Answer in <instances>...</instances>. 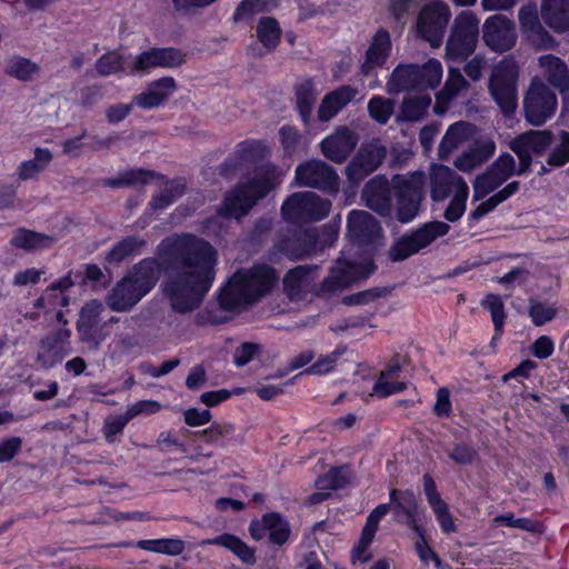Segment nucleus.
I'll list each match as a JSON object with an SVG mask.
<instances>
[{
    "label": "nucleus",
    "mask_w": 569,
    "mask_h": 569,
    "mask_svg": "<svg viewBox=\"0 0 569 569\" xmlns=\"http://www.w3.org/2000/svg\"><path fill=\"white\" fill-rule=\"evenodd\" d=\"M161 246L177 261L162 284L163 292L173 309L190 311L213 282L216 251L208 242L190 234L167 239Z\"/></svg>",
    "instance_id": "f257e3e1"
},
{
    "label": "nucleus",
    "mask_w": 569,
    "mask_h": 569,
    "mask_svg": "<svg viewBox=\"0 0 569 569\" xmlns=\"http://www.w3.org/2000/svg\"><path fill=\"white\" fill-rule=\"evenodd\" d=\"M274 281L276 276L268 267L240 270L221 290L220 305L229 310L238 309L267 293Z\"/></svg>",
    "instance_id": "f03ea898"
},
{
    "label": "nucleus",
    "mask_w": 569,
    "mask_h": 569,
    "mask_svg": "<svg viewBox=\"0 0 569 569\" xmlns=\"http://www.w3.org/2000/svg\"><path fill=\"white\" fill-rule=\"evenodd\" d=\"M159 266L144 260L137 266L111 290L108 303L114 311H127L142 299L156 284Z\"/></svg>",
    "instance_id": "7ed1b4c3"
},
{
    "label": "nucleus",
    "mask_w": 569,
    "mask_h": 569,
    "mask_svg": "<svg viewBox=\"0 0 569 569\" xmlns=\"http://www.w3.org/2000/svg\"><path fill=\"white\" fill-rule=\"evenodd\" d=\"M284 174L286 171L274 169H267L256 174L227 197L223 207L224 214L239 219L252 208L258 199L279 184Z\"/></svg>",
    "instance_id": "20e7f679"
},
{
    "label": "nucleus",
    "mask_w": 569,
    "mask_h": 569,
    "mask_svg": "<svg viewBox=\"0 0 569 569\" xmlns=\"http://www.w3.org/2000/svg\"><path fill=\"white\" fill-rule=\"evenodd\" d=\"M431 197L436 201L446 199L452 193V199L446 209L445 217L449 221H457L466 210L469 194L467 183L450 168L435 164L430 173Z\"/></svg>",
    "instance_id": "39448f33"
},
{
    "label": "nucleus",
    "mask_w": 569,
    "mask_h": 569,
    "mask_svg": "<svg viewBox=\"0 0 569 569\" xmlns=\"http://www.w3.org/2000/svg\"><path fill=\"white\" fill-rule=\"evenodd\" d=\"M479 19L469 11L461 12L453 22L452 31L447 42L449 59H466L477 46Z\"/></svg>",
    "instance_id": "423d86ee"
},
{
    "label": "nucleus",
    "mask_w": 569,
    "mask_h": 569,
    "mask_svg": "<svg viewBox=\"0 0 569 569\" xmlns=\"http://www.w3.org/2000/svg\"><path fill=\"white\" fill-rule=\"evenodd\" d=\"M450 18L451 11L447 3L431 1L425 4L418 14L416 22L417 32L432 47H439Z\"/></svg>",
    "instance_id": "0eeeda50"
},
{
    "label": "nucleus",
    "mask_w": 569,
    "mask_h": 569,
    "mask_svg": "<svg viewBox=\"0 0 569 569\" xmlns=\"http://www.w3.org/2000/svg\"><path fill=\"white\" fill-rule=\"evenodd\" d=\"M266 360L263 367L278 370L263 373V378H280L297 369H303L308 375L321 376L336 368L333 358H266Z\"/></svg>",
    "instance_id": "6e6552de"
},
{
    "label": "nucleus",
    "mask_w": 569,
    "mask_h": 569,
    "mask_svg": "<svg viewBox=\"0 0 569 569\" xmlns=\"http://www.w3.org/2000/svg\"><path fill=\"white\" fill-rule=\"evenodd\" d=\"M523 103L527 120L532 124H541L553 114L557 100L541 80L535 79Z\"/></svg>",
    "instance_id": "1a4fd4ad"
},
{
    "label": "nucleus",
    "mask_w": 569,
    "mask_h": 569,
    "mask_svg": "<svg viewBox=\"0 0 569 569\" xmlns=\"http://www.w3.org/2000/svg\"><path fill=\"white\" fill-rule=\"evenodd\" d=\"M330 203L315 192L296 193L282 204V213L288 220L322 219L329 212Z\"/></svg>",
    "instance_id": "9d476101"
},
{
    "label": "nucleus",
    "mask_w": 569,
    "mask_h": 569,
    "mask_svg": "<svg viewBox=\"0 0 569 569\" xmlns=\"http://www.w3.org/2000/svg\"><path fill=\"white\" fill-rule=\"evenodd\" d=\"M517 69L510 62H501L496 67L491 77V93L505 113H511L516 108Z\"/></svg>",
    "instance_id": "9b49d317"
},
{
    "label": "nucleus",
    "mask_w": 569,
    "mask_h": 569,
    "mask_svg": "<svg viewBox=\"0 0 569 569\" xmlns=\"http://www.w3.org/2000/svg\"><path fill=\"white\" fill-rule=\"evenodd\" d=\"M515 172L513 158L510 154H502L488 172L476 179L473 183V199L476 201L483 199Z\"/></svg>",
    "instance_id": "f8f14e48"
},
{
    "label": "nucleus",
    "mask_w": 569,
    "mask_h": 569,
    "mask_svg": "<svg viewBox=\"0 0 569 569\" xmlns=\"http://www.w3.org/2000/svg\"><path fill=\"white\" fill-rule=\"evenodd\" d=\"M515 172L513 158L510 154H502L488 172L476 179L473 183V199L476 201L483 199Z\"/></svg>",
    "instance_id": "ddd939ff"
},
{
    "label": "nucleus",
    "mask_w": 569,
    "mask_h": 569,
    "mask_svg": "<svg viewBox=\"0 0 569 569\" xmlns=\"http://www.w3.org/2000/svg\"><path fill=\"white\" fill-rule=\"evenodd\" d=\"M249 532L254 540H261L266 537L274 545L284 543L290 533L289 522L278 512L263 515L260 519L251 521Z\"/></svg>",
    "instance_id": "4468645a"
},
{
    "label": "nucleus",
    "mask_w": 569,
    "mask_h": 569,
    "mask_svg": "<svg viewBox=\"0 0 569 569\" xmlns=\"http://www.w3.org/2000/svg\"><path fill=\"white\" fill-rule=\"evenodd\" d=\"M483 40L492 50H509L516 42L513 22L502 16H492L483 24Z\"/></svg>",
    "instance_id": "2eb2a0df"
},
{
    "label": "nucleus",
    "mask_w": 569,
    "mask_h": 569,
    "mask_svg": "<svg viewBox=\"0 0 569 569\" xmlns=\"http://www.w3.org/2000/svg\"><path fill=\"white\" fill-rule=\"evenodd\" d=\"M519 22L523 33L537 49H550L555 40L542 28L538 19V9L535 2L529 1L521 6L518 13Z\"/></svg>",
    "instance_id": "dca6fc26"
},
{
    "label": "nucleus",
    "mask_w": 569,
    "mask_h": 569,
    "mask_svg": "<svg viewBox=\"0 0 569 569\" xmlns=\"http://www.w3.org/2000/svg\"><path fill=\"white\" fill-rule=\"evenodd\" d=\"M552 136L549 131H530L521 134L510 144L520 159L519 172L527 170L533 154L542 153L551 143Z\"/></svg>",
    "instance_id": "f3484780"
},
{
    "label": "nucleus",
    "mask_w": 569,
    "mask_h": 569,
    "mask_svg": "<svg viewBox=\"0 0 569 569\" xmlns=\"http://www.w3.org/2000/svg\"><path fill=\"white\" fill-rule=\"evenodd\" d=\"M423 188V176L415 173L410 178L401 179L398 219L401 222L411 221L419 208Z\"/></svg>",
    "instance_id": "a211bd4d"
},
{
    "label": "nucleus",
    "mask_w": 569,
    "mask_h": 569,
    "mask_svg": "<svg viewBox=\"0 0 569 569\" xmlns=\"http://www.w3.org/2000/svg\"><path fill=\"white\" fill-rule=\"evenodd\" d=\"M103 305L98 300L88 301L80 310L77 323L80 339L89 343H98L102 335Z\"/></svg>",
    "instance_id": "6ab92c4d"
},
{
    "label": "nucleus",
    "mask_w": 569,
    "mask_h": 569,
    "mask_svg": "<svg viewBox=\"0 0 569 569\" xmlns=\"http://www.w3.org/2000/svg\"><path fill=\"white\" fill-rule=\"evenodd\" d=\"M177 90V82L172 77H163L150 82L139 94L134 96L132 103L142 109H153L164 103Z\"/></svg>",
    "instance_id": "aec40b11"
},
{
    "label": "nucleus",
    "mask_w": 569,
    "mask_h": 569,
    "mask_svg": "<svg viewBox=\"0 0 569 569\" xmlns=\"http://www.w3.org/2000/svg\"><path fill=\"white\" fill-rule=\"evenodd\" d=\"M385 157V149L377 144L362 148L347 169L351 181H359L378 168Z\"/></svg>",
    "instance_id": "412c9836"
},
{
    "label": "nucleus",
    "mask_w": 569,
    "mask_h": 569,
    "mask_svg": "<svg viewBox=\"0 0 569 569\" xmlns=\"http://www.w3.org/2000/svg\"><path fill=\"white\" fill-rule=\"evenodd\" d=\"M296 180L299 184L327 188L335 186L336 174L323 162L310 161L297 168Z\"/></svg>",
    "instance_id": "4be33fe9"
},
{
    "label": "nucleus",
    "mask_w": 569,
    "mask_h": 569,
    "mask_svg": "<svg viewBox=\"0 0 569 569\" xmlns=\"http://www.w3.org/2000/svg\"><path fill=\"white\" fill-rule=\"evenodd\" d=\"M389 512L388 505H380L369 515L366 526L362 529L359 543L352 551V560L355 563H366L370 559L368 547L371 543L379 521Z\"/></svg>",
    "instance_id": "5701e85b"
},
{
    "label": "nucleus",
    "mask_w": 569,
    "mask_h": 569,
    "mask_svg": "<svg viewBox=\"0 0 569 569\" xmlns=\"http://www.w3.org/2000/svg\"><path fill=\"white\" fill-rule=\"evenodd\" d=\"M356 146V138L347 129L337 130L336 133L322 141L323 154L332 161H343Z\"/></svg>",
    "instance_id": "b1692460"
},
{
    "label": "nucleus",
    "mask_w": 569,
    "mask_h": 569,
    "mask_svg": "<svg viewBox=\"0 0 569 569\" xmlns=\"http://www.w3.org/2000/svg\"><path fill=\"white\" fill-rule=\"evenodd\" d=\"M358 91L351 87H341L328 93L321 101L318 117L322 121L333 118L345 106L352 101Z\"/></svg>",
    "instance_id": "393cba45"
},
{
    "label": "nucleus",
    "mask_w": 569,
    "mask_h": 569,
    "mask_svg": "<svg viewBox=\"0 0 569 569\" xmlns=\"http://www.w3.org/2000/svg\"><path fill=\"white\" fill-rule=\"evenodd\" d=\"M542 13L546 22L556 31L569 30V0H545Z\"/></svg>",
    "instance_id": "a878e982"
},
{
    "label": "nucleus",
    "mask_w": 569,
    "mask_h": 569,
    "mask_svg": "<svg viewBox=\"0 0 569 569\" xmlns=\"http://www.w3.org/2000/svg\"><path fill=\"white\" fill-rule=\"evenodd\" d=\"M57 238L51 234L34 232L27 229L16 231L10 240L11 246L23 250H43L52 247Z\"/></svg>",
    "instance_id": "bb28decb"
},
{
    "label": "nucleus",
    "mask_w": 569,
    "mask_h": 569,
    "mask_svg": "<svg viewBox=\"0 0 569 569\" xmlns=\"http://www.w3.org/2000/svg\"><path fill=\"white\" fill-rule=\"evenodd\" d=\"M401 370V366L393 365L387 370L381 371L380 377L373 387L372 395L383 398L405 390L407 388V382L400 378Z\"/></svg>",
    "instance_id": "cd10ccee"
},
{
    "label": "nucleus",
    "mask_w": 569,
    "mask_h": 569,
    "mask_svg": "<svg viewBox=\"0 0 569 569\" xmlns=\"http://www.w3.org/2000/svg\"><path fill=\"white\" fill-rule=\"evenodd\" d=\"M96 70L101 76H111L118 72L130 73V53L109 51L97 60Z\"/></svg>",
    "instance_id": "c85d7f7f"
},
{
    "label": "nucleus",
    "mask_w": 569,
    "mask_h": 569,
    "mask_svg": "<svg viewBox=\"0 0 569 569\" xmlns=\"http://www.w3.org/2000/svg\"><path fill=\"white\" fill-rule=\"evenodd\" d=\"M539 66L553 86L560 90L569 87L568 68L559 58L552 54L542 56L539 58Z\"/></svg>",
    "instance_id": "c756f323"
},
{
    "label": "nucleus",
    "mask_w": 569,
    "mask_h": 569,
    "mask_svg": "<svg viewBox=\"0 0 569 569\" xmlns=\"http://www.w3.org/2000/svg\"><path fill=\"white\" fill-rule=\"evenodd\" d=\"M363 198L371 209L383 213L389 210L388 184L385 179L375 178L370 180L365 190Z\"/></svg>",
    "instance_id": "7c9ffc66"
},
{
    "label": "nucleus",
    "mask_w": 569,
    "mask_h": 569,
    "mask_svg": "<svg viewBox=\"0 0 569 569\" xmlns=\"http://www.w3.org/2000/svg\"><path fill=\"white\" fill-rule=\"evenodd\" d=\"M345 480L343 469L330 470L317 480L316 485L319 491L310 495L306 499V503L312 506L325 501L330 496V491L341 487Z\"/></svg>",
    "instance_id": "2f4dec72"
},
{
    "label": "nucleus",
    "mask_w": 569,
    "mask_h": 569,
    "mask_svg": "<svg viewBox=\"0 0 569 569\" xmlns=\"http://www.w3.org/2000/svg\"><path fill=\"white\" fill-rule=\"evenodd\" d=\"M281 28L278 21L271 17H262L256 27L258 42L267 52L274 50L281 38Z\"/></svg>",
    "instance_id": "473e14b6"
},
{
    "label": "nucleus",
    "mask_w": 569,
    "mask_h": 569,
    "mask_svg": "<svg viewBox=\"0 0 569 569\" xmlns=\"http://www.w3.org/2000/svg\"><path fill=\"white\" fill-rule=\"evenodd\" d=\"M391 50V40L387 31H378L367 51L366 67L375 68L381 66L387 60Z\"/></svg>",
    "instance_id": "72a5a7b5"
},
{
    "label": "nucleus",
    "mask_w": 569,
    "mask_h": 569,
    "mask_svg": "<svg viewBox=\"0 0 569 569\" xmlns=\"http://www.w3.org/2000/svg\"><path fill=\"white\" fill-rule=\"evenodd\" d=\"M203 545H218L229 549L233 552L240 560L246 563H254L256 556L254 550L246 545L238 537L224 533L213 539H209L203 542Z\"/></svg>",
    "instance_id": "f704fd0d"
},
{
    "label": "nucleus",
    "mask_w": 569,
    "mask_h": 569,
    "mask_svg": "<svg viewBox=\"0 0 569 569\" xmlns=\"http://www.w3.org/2000/svg\"><path fill=\"white\" fill-rule=\"evenodd\" d=\"M348 230L355 238L373 237L380 232V228L375 219L365 211L350 212Z\"/></svg>",
    "instance_id": "c9c22d12"
},
{
    "label": "nucleus",
    "mask_w": 569,
    "mask_h": 569,
    "mask_svg": "<svg viewBox=\"0 0 569 569\" xmlns=\"http://www.w3.org/2000/svg\"><path fill=\"white\" fill-rule=\"evenodd\" d=\"M409 89H419L418 87V67L400 66L392 72L388 82L389 92H400Z\"/></svg>",
    "instance_id": "e433bc0d"
},
{
    "label": "nucleus",
    "mask_w": 569,
    "mask_h": 569,
    "mask_svg": "<svg viewBox=\"0 0 569 569\" xmlns=\"http://www.w3.org/2000/svg\"><path fill=\"white\" fill-rule=\"evenodd\" d=\"M373 270L372 263L368 262L362 267L340 261L337 266L338 274L332 277L333 284L338 287L348 286L360 278L368 277Z\"/></svg>",
    "instance_id": "4c0bfd02"
},
{
    "label": "nucleus",
    "mask_w": 569,
    "mask_h": 569,
    "mask_svg": "<svg viewBox=\"0 0 569 569\" xmlns=\"http://www.w3.org/2000/svg\"><path fill=\"white\" fill-rule=\"evenodd\" d=\"M471 133L472 130L467 123L457 122L450 126L439 147L440 157H448L449 153H451V151L455 150L461 142H463Z\"/></svg>",
    "instance_id": "58836bf2"
},
{
    "label": "nucleus",
    "mask_w": 569,
    "mask_h": 569,
    "mask_svg": "<svg viewBox=\"0 0 569 569\" xmlns=\"http://www.w3.org/2000/svg\"><path fill=\"white\" fill-rule=\"evenodd\" d=\"M137 546L142 550L168 556L181 555L186 549L184 541L178 538L140 540Z\"/></svg>",
    "instance_id": "ea45409f"
},
{
    "label": "nucleus",
    "mask_w": 569,
    "mask_h": 569,
    "mask_svg": "<svg viewBox=\"0 0 569 569\" xmlns=\"http://www.w3.org/2000/svg\"><path fill=\"white\" fill-rule=\"evenodd\" d=\"M465 84L466 81L461 73L457 70L450 69L443 90L437 94L435 111L437 113L445 112L448 102L463 88Z\"/></svg>",
    "instance_id": "a19ab883"
},
{
    "label": "nucleus",
    "mask_w": 569,
    "mask_h": 569,
    "mask_svg": "<svg viewBox=\"0 0 569 569\" xmlns=\"http://www.w3.org/2000/svg\"><path fill=\"white\" fill-rule=\"evenodd\" d=\"M495 150V142L487 140L481 144L479 150L459 157L455 164L459 170L469 172L492 156Z\"/></svg>",
    "instance_id": "79ce46f5"
},
{
    "label": "nucleus",
    "mask_w": 569,
    "mask_h": 569,
    "mask_svg": "<svg viewBox=\"0 0 569 569\" xmlns=\"http://www.w3.org/2000/svg\"><path fill=\"white\" fill-rule=\"evenodd\" d=\"M313 278L309 269L298 267L288 272L284 278V289L290 298H297L300 292L308 289Z\"/></svg>",
    "instance_id": "37998d69"
},
{
    "label": "nucleus",
    "mask_w": 569,
    "mask_h": 569,
    "mask_svg": "<svg viewBox=\"0 0 569 569\" xmlns=\"http://www.w3.org/2000/svg\"><path fill=\"white\" fill-rule=\"evenodd\" d=\"M518 189L517 182H511L506 186L502 190L498 191L487 200L480 202L476 209L471 212V218L478 220L492 211L499 203L503 202Z\"/></svg>",
    "instance_id": "c03bdc74"
},
{
    "label": "nucleus",
    "mask_w": 569,
    "mask_h": 569,
    "mask_svg": "<svg viewBox=\"0 0 569 569\" xmlns=\"http://www.w3.org/2000/svg\"><path fill=\"white\" fill-rule=\"evenodd\" d=\"M8 73L18 80H33L39 74V66L29 59L14 57L9 61Z\"/></svg>",
    "instance_id": "a18cd8bd"
},
{
    "label": "nucleus",
    "mask_w": 569,
    "mask_h": 569,
    "mask_svg": "<svg viewBox=\"0 0 569 569\" xmlns=\"http://www.w3.org/2000/svg\"><path fill=\"white\" fill-rule=\"evenodd\" d=\"M442 79V66L440 61L430 59L423 67H418V87L435 88Z\"/></svg>",
    "instance_id": "49530a36"
},
{
    "label": "nucleus",
    "mask_w": 569,
    "mask_h": 569,
    "mask_svg": "<svg viewBox=\"0 0 569 569\" xmlns=\"http://www.w3.org/2000/svg\"><path fill=\"white\" fill-rule=\"evenodd\" d=\"M430 101L428 96H409L403 100L401 116L407 120H418L426 113Z\"/></svg>",
    "instance_id": "de8ad7c7"
},
{
    "label": "nucleus",
    "mask_w": 569,
    "mask_h": 569,
    "mask_svg": "<svg viewBox=\"0 0 569 569\" xmlns=\"http://www.w3.org/2000/svg\"><path fill=\"white\" fill-rule=\"evenodd\" d=\"M269 147L262 141H243L236 148V156L241 161H254L269 153Z\"/></svg>",
    "instance_id": "09e8293b"
},
{
    "label": "nucleus",
    "mask_w": 569,
    "mask_h": 569,
    "mask_svg": "<svg viewBox=\"0 0 569 569\" xmlns=\"http://www.w3.org/2000/svg\"><path fill=\"white\" fill-rule=\"evenodd\" d=\"M448 231V226L443 222H433L427 224L422 229L418 230L413 234H411L413 242L417 244L418 249H422L431 243L436 238L446 234Z\"/></svg>",
    "instance_id": "8fccbe9b"
},
{
    "label": "nucleus",
    "mask_w": 569,
    "mask_h": 569,
    "mask_svg": "<svg viewBox=\"0 0 569 569\" xmlns=\"http://www.w3.org/2000/svg\"><path fill=\"white\" fill-rule=\"evenodd\" d=\"M158 68L156 48L142 51L136 56L130 53V73H147Z\"/></svg>",
    "instance_id": "3c124183"
},
{
    "label": "nucleus",
    "mask_w": 569,
    "mask_h": 569,
    "mask_svg": "<svg viewBox=\"0 0 569 569\" xmlns=\"http://www.w3.org/2000/svg\"><path fill=\"white\" fill-rule=\"evenodd\" d=\"M548 164L552 167H561L569 162V132L561 131L559 141L551 150L548 157Z\"/></svg>",
    "instance_id": "603ef678"
},
{
    "label": "nucleus",
    "mask_w": 569,
    "mask_h": 569,
    "mask_svg": "<svg viewBox=\"0 0 569 569\" xmlns=\"http://www.w3.org/2000/svg\"><path fill=\"white\" fill-rule=\"evenodd\" d=\"M482 305L490 311L496 331H501L506 318L503 301L501 298L496 295H489L485 298Z\"/></svg>",
    "instance_id": "864d4df0"
},
{
    "label": "nucleus",
    "mask_w": 569,
    "mask_h": 569,
    "mask_svg": "<svg viewBox=\"0 0 569 569\" xmlns=\"http://www.w3.org/2000/svg\"><path fill=\"white\" fill-rule=\"evenodd\" d=\"M158 68H177L184 63L186 56L174 48H156Z\"/></svg>",
    "instance_id": "5fc2aeb1"
},
{
    "label": "nucleus",
    "mask_w": 569,
    "mask_h": 569,
    "mask_svg": "<svg viewBox=\"0 0 569 569\" xmlns=\"http://www.w3.org/2000/svg\"><path fill=\"white\" fill-rule=\"evenodd\" d=\"M370 116L380 123L388 121L393 111V106L390 100L382 98H372L368 103Z\"/></svg>",
    "instance_id": "6e6d98bb"
},
{
    "label": "nucleus",
    "mask_w": 569,
    "mask_h": 569,
    "mask_svg": "<svg viewBox=\"0 0 569 569\" xmlns=\"http://www.w3.org/2000/svg\"><path fill=\"white\" fill-rule=\"evenodd\" d=\"M412 528L420 535V539L416 542V551L420 558V560L425 563H428L430 560L433 561L435 566L438 569H442V562L439 557L435 553V551L428 546L419 527L415 523V520L411 519Z\"/></svg>",
    "instance_id": "4d7b16f0"
},
{
    "label": "nucleus",
    "mask_w": 569,
    "mask_h": 569,
    "mask_svg": "<svg viewBox=\"0 0 569 569\" xmlns=\"http://www.w3.org/2000/svg\"><path fill=\"white\" fill-rule=\"evenodd\" d=\"M529 312L532 321L540 326L555 318L557 308L549 303L531 302Z\"/></svg>",
    "instance_id": "13d9d810"
},
{
    "label": "nucleus",
    "mask_w": 569,
    "mask_h": 569,
    "mask_svg": "<svg viewBox=\"0 0 569 569\" xmlns=\"http://www.w3.org/2000/svg\"><path fill=\"white\" fill-rule=\"evenodd\" d=\"M418 251L419 249L417 244L413 242L412 237L409 236L402 238L395 244V247L390 250V258L393 261H400L407 259Z\"/></svg>",
    "instance_id": "bf43d9fd"
},
{
    "label": "nucleus",
    "mask_w": 569,
    "mask_h": 569,
    "mask_svg": "<svg viewBox=\"0 0 569 569\" xmlns=\"http://www.w3.org/2000/svg\"><path fill=\"white\" fill-rule=\"evenodd\" d=\"M161 408H162V406L158 401L140 400V401H137V402L130 405L127 408L126 413L128 415L129 419L131 420L138 416H150V415L157 413L158 411H160Z\"/></svg>",
    "instance_id": "052dcab7"
},
{
    "label": "nucleus",
    "mask_w": 569,
    "mask_h": 569,
    "mask_svg": "<svg viewBox=\"0 0 569 569\" xmlns=\"http://www.w3.org/2000/svg\"><path fill=\"white\" fill-rule=\"evenodd\" d=\"M495 523L511 528H519L527 531H537L539 525L528 518H516L512 513H507L495 518Z\"/></svg>",
    "instance_id": "680f3d73"
},
{
    "label": "nucleus",
    "mask_w": 569,
    "mask_h": 569,
    "mask_svg": "<svg viewBox=\"0 0 569 569\" xmlns=\"http://www.w3.org/2000/svg\"><path fill=\"white\" fill-rule=\"evenodd\" d=\"M431 508L436 515V518H437L442 531L446 533L455 532L456 525H455V520H453L451 513L449 512L448 505L443 501V502L436 505Z\"/></svg>",
    "instance_id": "e2e57ef3"
},
{
    "label": "nucleus",
    "mask_w": 569,
    "mask_h": 569,
    "mask_svg": "<svg viewBox=\"0 0 569 569\" xmlns=\"http://www.w3.org/2000/svg\"><path fill=\"white\" fill-rule=\"evenodd\" d=\"M44 274L43 269L37 268H27L24 270H20L13 276V284L18 287H26L36 284L39 282L40 278Z\"/></svg>",
    "instance_id": "0e129e2a"
},
{
    "label": "nucleus",
    "mask_w": 569,
    "mask_h": 569,
    "mask_svg": "<svg viewBox=\"0 0 569 569\" xmlns=\"http://www.w3.org/2000/svg\"><path fill=\"white\" fill-rule=\"evenodd\" d=\"M263 7V0H243L236 9L233 18L236 21L248 19L262 11Z\"/></svg>",
    "instance_id": "69168bd1"
},
{
    "label": "nucleus",
    "mask_w": 569,
    "mask_h": 569,
    "mask_svg": "<svg viewBox=\"0 0 569 569\" xmlns=\"http://www.w3.org/2000/svg\"><path fill=\"white\" fill-rule=\"evenodd\" d=\"M298 101L301 111L309 112L312 102L316 99V91L311 81H303L298 88Z\"/></svg>",
    "instance_id": "338daca9"
},
{
    "label": "nucleus",
    "mask_w": 569,
    "mask_h": 569,
    "mask_svg": "<svg viewBox=\"0 0 569 569\" xmlns=\"http://www.w3.org/2000/svg\"><path fill=\"white\" fill-rule=\"evenodd\" d=\"M22 440L19 437H11L0 440V462L12 460L20 451Z\"/></svg>",
    "instance_id": "774afa93"
}]
</instances>
